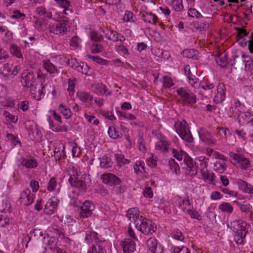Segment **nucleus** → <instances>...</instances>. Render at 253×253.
Instances as JSON below:
<instances>
[{
    "label": "nucleus",
    "instance_id": "f257e3e1",
    "mask_svg": "<svg viewBox=\"0 0 253 253\" xmlns=\"http://www.w3.org/2000/svg\"><path fill=\"white\" fill-rule=\"evenodd\" d=\"M135 226L138 230L146 235H151L157 230L156 224L150 219L140 216L135 221Z\"/></svg>",
    "mask_w": 253,
    "mask_h": 253
},
{
    "label": "nucleus",
    "instance_id": "f03ea898",
    "mask_svg": "<svg viewBox=\"0 0 253 253\" xmlns=\"http://www.w3.org/2000/svg\"><path fill=\"white\" fill-rule=\"evenodd\" d=\"M174 126L177 133L182 140L189 143L193 141V136L185 121L183 120L180 122H176L175 123Z\"/></svg>",
    "mask_w": 253,
    "mask_h": 253
},
{
    "label": "nucleus",
    "instance_id": "7ed1b4c3",
    "mask_svg": "<svg viewBox=\"0 0 253 253\" xmlns=\"http://www.w3.org/2000/svg\"><path fill=\"white\" fill-rule=\"evenodd\" d=\"M176 92L184 104L192 105L196 102V96L190 90L185 87H181L177 89Z\"/></svg>",
    "mask_w": 253,
    "mask_h": 253
},
{
    "label": "nucleus",
    "instance_id": "20e7f679",
    "mask_svg": "<svg viewBox=\"0 0 253 253\" xmlns=\"http://www.w3.org/2000/svg\"><path fill=\"white\" fill-rule=\"evenodd\" d=\"M180 167L183 169H185V173L192 176H194L197 172L198 167L195 166L193 163L192 158L186 155L183 157V161L180 163Z\"/></svg>",
    "mask_w": 253,
    "mask_h": 253
},
{
    "label": "nucleus",
    "instance_id": "39448f33",
    "mask_svg": "<svg viewBox=\"0 0 253 253\" xmlns=\"http://www.w3.org/2000/svg\"><path fill=\"white\" fill-rule=\"evenodd\" d=\"M70 170H68V175H69V182L72 187L78 188L80 191L85 190L86 188V184L85 182L81 180H78V172L74 167L72 168H69Z\"/></svg>",
    "mask_w": 253,
    "mask_h": 253
},
{
    "label": "nucleus",
    "instance_id": "423d86ee",
    "mask_svg": "<svg viewBox=\"0 0 253 253\" xmlns=\"http://www.w3.org/2000/svg\"><path fill=\"white\" fill-rule=\"evenodd\" d=\"M71 67L79 72L86 76H91L93 73L92 69L86 63L79 62L76 59H71Z\"/></svg>",
    "mask_w": 253,
    "mask_h": 253
},
{
    "label": "nucleus",
    "instance_id": "0eeeda50",
    "mask_svg": "<svg viewBox=\"0 0 253 253\" xmlns=\"http://www.w3.org/2000/svg\"><path fill=\"white\" fill-rule=\"evenodd\" d=\"M231 157L233 160V164L237 167L243 169H247L250 167L251 163L250 160L244 156L239 154L233 153Z\"/></svg>",
    "mask_w": 253,
    "mask_h": 253
},
{
    "label": "nucleus",
    "instance_id": "6e6552de",
    "mask_svg": "<svg viewBox=\"0 0 253 253\" xmlns=\"http://www.w3.org/2000/svg\"><path fill=\"white\" fill-rule=\"evenodd\" d=\"M99 31L104 34L106 39L114 42L118 41L122 42L125 40V37L116 31L108 29L105 30L102 27L99 28Z\"/></svg>",
    "mask_w": 253,
    "mask_h": 253
},
{
    "label": "nucleus",
    "instance_id": "1a4fd4ad",
    "mask_svg": "<svg viewBox=\"0 0 253 253\" xmlns=\"http://www.w3.org/2000/svg\"><path fill=\"white\" fill-rule=\"evenodd\" d=\"M100 178L104 183L111 186L119 185L121 181L119 177L111 173H103Z\"/></svg>",
    "mask_w": 253,
    "mask_h": 253
},
{
    "label": "nucleus",
    "instance_id": "9d476101",
    "mask_svg": "<svg viewBox=\"0 0 253 253\" xmlns=\"http://www.w3.org/2000/svg\"><path fill=\"white\" fill-rule=\"evenodd\" d=\"M34 195L31 194V190L29 188L25 189L21 193L20 197V204L23 206H29L32 204L34 201Z\"/></svg>",
    "mask_w": 253,
    "mask_h": 253
},
{
    "label": "nucleus",
    "instance_id": "9b49d317",
    "mask_svg": "<svg viewBox=\"0 0 253 253\" xmlns=\"http://www.w3.org/2000/svg\"><path fill=\"white\" fill-rule=\"evenodd\" d=\"M199 137L202 141L207 145L212 146L215 143V139H213L212 135L205 128H202L198 131Z\"/></svg>",
    "mask_w": 253,
    "mask_h": 253
},
{
    "label": "nucleus",
    "instance_id": "f8f14e48",
    "mask_svg": "<svg viewBox=\"0 0 253 253\" xmlns=\"http://www.w3.org/2000/svg\"><path fill=\"white\" fill-rule=\"evenodd\" d=\"M146 246L152 253H164V249L158 246V241L155 238H150L146 242Z\"/></svg>",
    "mask_w": 253,
    "mask_h": 253
},
{
    "label": "nucleus",
    "instance_id": "ddd939ff",
    "mask_svg": "<svg viewBox=\"0 0 253 253\" xmlns=\"http://www.w3.org/2000/svg\"><path fill=\"white\" fill-rule=\"evenodd\" d=\"M58 201L55 198L53 197L50 199L46 203L43 211L47 215H51L54 213L58 206Z\"/></svg>",
    "mask_w": 253,
    "mask_h": 253
},
{
    "label": "nucleus",
    "instance_id": "4468645a",
    "mask_svg": "<svg viewBox=\"0 0 253 253\" xmlns=\"http://www.w3.org/2000/svg\"><path fill=\"white\" fill-rule=\"evenodd\" d=\"M31 93L33 97L37 100H40L45 95V86L41 84L40 85H36L30 87Z\"/></svg>",
    "mask_w": 253,
    "mask_h": 253
},
{
    "label": "nucleus",
    "instance_id": "2eb2a0df",
    "mask_svg": "<svg viewBox=\"0 0 253 253\" xmlns=\"http://www.w3.org/2000/svg\"><path fill=\"white\" fill-rule=\"evenodd\" d=\"M94 207V205L88 201H85L81 207L80 214L83 218L90 216Z\"/></svg>",
    "mask_w": 253,
    "mask_h": 253
},
{
    "label": "nucleus",
    "instance_id": "dca6fc26",
    "mask_svg": "<svg viewBox=\"0 0 253 253\" xmlns=\"http://www.w3.org/2000/svg\"><path fill=\"white\" fill-rule=\"evenodd\" d=\"M124 253H132L135 250L136 244L134 241L126 239L120 243Z\"/></svg>",
    "mask_w": 253,
    "mask_h": 253
},
{
    "label": "nucleus",
    "instance_id": "f3484780",
    "mask_svg": "<svg viewBox=\"0 0 253 253\" xmlns=\"http://www.w3.org/2000/svg\"><path fill=\"white\" fill-rule=\"evenodd\" d=\"M225 98V86L223 84H219L217 87V93L214 97L213 101L218 104L222 102Z\"/></svg>",
    "mask_w": 253,
    "mask_h": 253
},
{
    "label": "nucleus",
    "instance_id": "a211bd4d",
    "mask_svg": "<svg viewBox=\"0 0 253 253\" xmlns=\"http://www.w3.org/2000/svg\"><path fill=\"white\" fill-rule=\"evenodd\" d=\"M35 75L33 72H28L27 70L24 71L21 74V82L23 81L25 83V86L27 87H31L32 85V83L33 80H35Z\"/></svg>",
    "mask_w": 253,
    "mask_h": 253
},
{
    "label": "nucleus",
    "instance_id": "6ab92c4d",
    "mask_svg": "<svg viewBox=\"0 0 253 253\" xmlns=\"http://www.w3.org/2000/svg\"><path fill=\"white\" fill-rule=\"evenodd\" d=\"M68 22L63 20L60 22L53 25L51 28V31L57 35L65 33L67 31L66 26Z\"/></svg>",
    "mask_w": 253,
    "mask_h": 253
},
{
    "label": "nucleus",
    "instance_id": "aec40b11",
    "mask_svg": "<svg viewBox=\"0 0 253 253\" xmlns=\"http://www.w3.org/2000/svg\"><path fill=\"white\" fill-rule=\"evenodd\" d=\"M210 23V18H202L197 23L195 24V28L200 32L205 31L209 28Z\"/></svg>",
    "mask_w": 253,
    "mask_h": 253
},
{
    "label": "nucleus",
    "instance_id": "412c9836",
    "mask_svg": "<svg viewBox=\"0 0 253 253\" xmlns=\"http://www.w3.org/2000/svg\"><path fill=\"white\" fill-rule=\"evenodd\" d=\"M11 206L8 198L6 196H1L0 197V211L4 212H10Z\"/></svg>",
    "mask_w": 253,
    "mask_h": 253
},
{
    "label": "nucleus",
    "instance_id": "4be33fe9",
    "mask_svg": "<svg viewBox=\"0 0 253 253\" xmlns=\"http://www.w3.org/2000/svg\"><path fill=\"white\" fill-rule=\"evenodd\" d=\"M237 119L241 125H244L253 121V118L250 112H246L240 114L237 117Z\"/></svg>",
    "mask_w": 253,
    "mask_h": 253
},
{
    "label": "nucleus",
    "instance_id": "5701e85b",
    "mask_svg": "<svg viewBox=\"0 0 253 253\" xmlns=\"http://www.w3.org/2000/svg\"><path fill=\"white\" fill-rule=\"evenodd\" d=\"M247 231L244 229H238L235 232L234 241L239 245H243L245 241Z\"/></svg>",
    "mask_w": 253,
    "mask_h": 253
},
{
    "label": "nucleus",
    "instance_id": "b1692460",
    "mask_svg": "<svg viewBox=\"0 0 253 253\" xmlns=\"http://www.w3.org/2000/svg\"><path fill=\"white\" fill-rule=\"evenodd\" d=\"M38 161L36 159L31 157H26L21 159V165L27 168H35L38 166Z\"/></svg>",
    "mask_w": 253,
    "mask_h": 253
},
{
    "label": "nucleus",
    "instance_id": "393cba45",
    "mask_svg": "<svg viewBox=\"0 0 253 253\" xmlns=\"http://www.w3.org/2000/svg\"><path fill=\"white\" fill-rule=\"evenodd\" d=\"M104 244V241H98L88 250V253H106Z\"/></svg>",
    "mask_w": 253,
    "mask_h": 253
},
{
    "label": "nucleus",
    "instance_id": "a878e982",
    "mask_svg": "<svg viewBox=\"0 0 253 253\" xmlns=\"http://www.w3.org/2000/svg\"><path fill=\"white\" fill-rule=\"evenodd\" d=\"M181 55L185 57L194 60L199 59V52L194 49H185L181 52Z\"/></svg>",
    "mask_w": 253,
    "mask_h": 253
},
{
    "label": "nucleus",
    "instance_id": "bb28decb",
    "mask_svg": "<svg viewBox=\"0 0 253 253\" xmlns=\"http://www.w3.org/2000/svg\"><path fill=\"white\" fill-rule=\"evenodd\" d=\"M91 89L92 91L97 94H103L107 92L106 86L102 84L96 83L92 85Z\"/></svg>",
    "mask_w": 253,
    "mask_h": 253
},
{
    "label": "nucleus",
    "instance_id": "cd10ccee",
    "mask_svg": "<svg viewBox=\"0 0 253 253\" xmlns=\"http://www.w3.org/2000/svg\"><path fill=\"white\" fill-rule=\"evenodd\" d=\"M168 4L170 5L176 11L179 12L182 10L183 5L182 0H166Z\"/></svg>",
    "mask_w": 253,
    "mask_h": 253
},
{
    "label": "nucleus",
    "instance_id": "c85d7f7f",
    "mask_svg": "<svg viewBox=\"0 0 253 253\" xmlns=\"http://www.w3.org/2000/svg\"><path fill=\"white\" fill-rule=\"evenodd\" d=\"M238 184L240 189L243 192L253 194V186L251 184H248L246 181L242 180H239L238 181Z\"/></svg>",
    "mask_w": 253,
    "mask_h": 253
},
{
    "label": "nucleus",
    "instance_id": "c756f323",
    "mask_svg": "<svg viewBox=\"0 0 253 253\" xmlns=\"http://www.w3.org/2000/svg\"><path fill=\"white\" fill-rule=\"evenodd\" d=\"M43 67L50 74L58 73L57 67L48 60L43 61Z\"/></svg>",
    "mask_w": 253,
    "mask_h": 253
},
{
    "label": "nucleus",
    "instance_id": "7c9ffc66",
    "mask_svg": "<svg viewBox=\"0 0 253 253\" xmlns=\"http://www.w3.org/2000/svg\"><path fill=\"white\" fill-rule=\"evenodd\" d=\"M141 16L145 22L153 24H155L156 23L157 17L155 14L147 12L141 14Z\"/></svg>",
    "mask_w": 253,
    "mask_h": 253
},
{
    "label": "nucleus",
    "instance_id": "2f4dec72",
    "mask_svg": "<svg viewBox=\"0 0 253 253\" xmlns=\"http://www.w3.org/2000/svg\"><path fill=\"white\" fill-rule=\"evenodd\" d=\"M217 64L222 68H225L228 63V57L226 53L220 54L215 58Z\"/></svg>",
    "mask_w": 253,
    "mask_h": 253
},
{
    "label": "nucleus",
    "instance_id": "473e14b6",
    "mask_svg": "<svg viewBox=\"0 0 253 253\" xmlns=\"http://www.w3.org/2000/svg\"><path fill=\"white\" fill-rule=\"evenodd\" d=\"M108 133L111 138L114 139L121 138L123 136L122 133L120 132L114 126H110L109 127Z\"/></svg>",
    "mask_w": 253,
    "mask_h": 253
},
{
    "label": "nucleus",
    "instance_id": "72a5a7b5",
    "mask_svg": "<svg viewBox=\"0 0 253 253\" xmlns=\"http://www.w3.org/2000/svg\"><path fill=\"white\" fill-rule=\"evenodd\" d=\"M138 209L136 208H131L129 209L127 213V216L128 219L131 221H133L134 223L135 224V221L137 218H140V216H139V214H138Z\"/></svg>",
    "mask_w": 253,
    "mask_h": 253
},
{
    "label": "nucleus",
    "instance_id": "f704fd0d",
    "mask_svg": "<svg viewBox=\"0 0 253 253\" xmlns=\"http://www.w3.org/2000/svg\"><path fill=\"white\" fill-rule=\"evenodd\" d=\"M169 143L164 140H160L156 144V149L162 150L164 152H167L169 150Z\"/></svg>",
    "mask_w": 253,
    "mask_h": 253
},
{
    "label": "nucleus",
    "instance_id": "c9c22d12",
    "mask_svg": "<svg viewBox=\"0 0 253 253\" xmlns=\"http://www.w3.org/2000/svg\"><path fill=\"white\" fill-rule=\"evenodd\" d=\"M100 160V166L103 169H108L112 167L113 165V162L111 159L108 157H103L99 158Z\"/></svg>",
    "mask_w": 253,
    "mask_h": 253
},
{
    "label": "nucleus",
    "instance_id": "e433bc0d",
    "mask_svg": "<svg viewBox=\"0 0 253 253\" xmlns=\"http://www.w3.org/2000/svg\"><path fill=\"white\" fill-rule=\"evenodd\" d=\"M233 228L237 231L238 229H244L246 230L247 225L246 222L241 220H235L231 222Z\"/></svg>",
    "mask_w": 253,
    "mask_h": 253
},
{
    "label": "nucleus",
    "instance_id": "4c0bfd02",
    "mask_svg": "<svg viewBox=\"0 0 253 253\" xmlns=\"http://www.w3.org/2000/svg\"><path fill=\"white\" fill-rule=\"evenodd\" d=\"M65 155L64 151V146L62 143L59 144L54 149V156L57 158L58 159H61Z\"/></svg>",
    "mask_w": 253,
    "mask_h": 253
},
{
    "label": "nucleus",
    "instance_id": "58836bf2",
    "mask_svg": "<svg viewBox=\"0 0 253 253\" xmlns=\"http://www.w3.org/2000/svg\"><path fill=\"white\" fill-rule=\"evenodd\" d=\"M219 210L221 211L231 213L233 211L232 206L229 203L223 202L218 207Z\"/></svg>",
    "mask_w": 253,
    "mask_h": 253
},
{
    "label": "nucleus",
    "instance_id": "ea45409f",
    "mask_svg": "<svg viewBox=\"0 0 253 253\" xmlns=\"http://www.w3.org/2000/svg\"><path fill=\"white\" fill-rule=\"evenodd\" d=\"M97 234L94 231H89L86 233L85 240L87 243H90L93 241L96 243H98Z\"/></svg>",
    "mask_w": 253,
    "mask_h": 253
},
{
    "label": "nucleus",
    "instance_id": "a19ab883",
    "mask_svg": "<svg viewBox=\"0 0 253 253\" xmlns=\"http://www.w3.org/2000/svg\"><path fill=\"white\" fill-rule=\"evenodd\" d=\"M226 164L224 162L216 161L214 164V169L219 173H222L226 168Z\"/></svg>",
    "mask_w": 253,
    "mask_h": 253
},
{
    "label": "nucleus",
    "instance_id": "79ce46f5",
    "mask_svg": "<svg viewBox=\"0 0 253 253\" xmlns=\"http://www.w3.org/2000/svg\"><path fill=\"white\" fill-rule=\"evenodd\" d=\"M115 157L118 163V166L120 167L130 162L129 160L125 159V156L123 155L117 154L115 155Z\"/></svg>",
    "mask_w": 253,
    "mask_h": 253
},
{
    "label": "nucleus",
    "instance_id": "37998d69",
    "mask_svg": "<svg viewBox=\"0 0 253 253\" xmlns=\"http://www.w3.org/2000/svg\"><path fill=\"white\" fill-rule=\"evenodd\" d=\"M59 108L61 113L63 114L65 119H67L71 117L72 113L70 108L66 107L62 104L59 105Z\"/></svg>",
    "mask_w": 253,
    "mask_h": 253
},
{
    "label": "nucleus",
    "instance_id": "c03bdc74",
    "mask_svg": "<svg viewBox=\"0 0 253 253\" xmlns=\"http://www.w3.org/2000/svg\"><path fill=\"white\" fill-rule=\"evenodd\" d=\"M10 50L11 54H12L14 56H15L19 58H23L20 47L16 44H12L10 47Z\"/></svg>",
    "mask_w": 253,
    "mask_h": 253
},
{
    "label": "nucleus",
    "instance_id": "a18cd8bd",
    "mask_svg": "<svg viewBox=\"0 0 253 253\" xmlns=\"http://www.w3.org/2000/svg\"><path fill=\"white\" fill-rule=\"evenodd\" d=\"M169 164L171 170L176 174H178L180 172V168H181L180 164H177L173 159L169 160Z\"/></svg>",
    "mask_w": 253,
    "mask_h": 253
},
{
    "label": "nucleus",
    "instance_id": "49530a36",
    "mask_svg": "<svg viewBox=\"0 0 253 253\" xmlns=\"http://www.w3.org/2000/svg\"><path fill=\"white\" fill-rule=\"evenodd\" d=\"M77 95L80 100L83 102H87L92 99V96L89 93L84 91L78 92Z\"/></svg>",
    "mask_w": 253,
    "mask_h": 253
},
{
    "label": "nucleus",
    "instance_id": "de8ad7c7",
    "mask_svg": "<svg viewBox=\"0 0 253 253\" xmlns=\"http://www.w3.org/2000/svg\"><path fill=\"white\" fill-rule=\"evenodd\" d=\"M90 39L92 41L99 42L103 40V35L99 34L97 31H93L90 32Z\"/></svg>",
    "mask_w": 253,
    "mask_h": 253
},
{
    "label": "nucleus",
    "instance_id": "09e8293b",
    "mask_svg": "<svg viewBox=\"0 0 253 253\" xmlns=\"http://www.w3.org/2000/svg\"><path fill=\"white\" fill-rule=\"evenodd\" d=\"M59 6L63 8L66 11L71 10L69 7L71 6V3L68 0H54Z\"/></svg>",
    "mask_w": 253,
    "mask_h": 253
},
{
    "label": "nucleus",
    "instance_id": "8fccbe9b",
    "mask_svg": "<svg viewBox=\"0 0 253 253\" xmlns=\"http://www.w3.org/2000/svg\"><path fill=\"white\" fill-rule=\"evenodd\" d=\"M136 18L134 14L130 11H126L123 17V20L125 22H135Z\"/></svg>",
    "mask_w": 253,
    "mask_h": 253
},
{
    "label": "nucleus",
    "instance_id": "3c124183",
    "mask_svg": "<svg viewBox=\"0 0 253 253\" xmlns=\"http://www.w3.org/2000/svg\"><path fill=\"white\" fill-rule=\"evenodd\" d=\"M90 48L91 52L94 54L101 52L104 50V46L101 43H93Z\"/></svg>",
    "mask_w": 253,
    "mask_h": 253
},
{
    "label": "nucleus",
    "instance_id": "603ef678",
    "mask_svg": "<svg viewBox=\"0 0 253 253\" xmlns=\"http://www.w3.org/2000/svg\"><path fill=\"white\" fill-rule=\"evenodd\" d=\"M76 81V79H69L68 80V91L69 92V94L70 96H72L74 94L75 92V82Z\"/></svg>",
    "mask_w": 253,
    "mask_h": 253
},
{
    "label": "nucleus",
    "instance_id": "864d4df0",
    "mask_svg": "<svg viewBox=\"0 0 253 253\" xmlns=\"http://www.w3.org/2000/svg\"><path fill=\"white\" fill-rule=\"evenodd\" d=\"M3 115L6 119V120L11 123H16L18 121V118L17 116L10 114L7 111H4L3 112Z\"/></svg>",
    "mask_w": 253,
    "mask_h": 253
},
{
    "label": "nucleus",
    "instance_id": "5fc2aeb1",
    "mask_svg": "<svg viewBox=\"0 0 253 253\" xmlns=\"http://www.w3.org/2000/svg\"><path fill=\"white\" fill-rule=\"evenodd\" d=\"M57 61L59 62L62 65L65 64L69 65L71 66V60L68 59L66 56L64 55H59L56 57Z\"/></svg>",
    "mask_w": 253,
    "mask_h": 253
},
{
    "label": "nucleus",
    "instance_id": "6e6d98bb",
    "mask_svg": "<svg viewBox=\"0 0 253 253\" xmlns=\"http://www.w3.org/2000/svg\"><path fill=\"white\" fill-rule=\"evenodd\" d=\"M200 170L202 175L205 179L209 180L211 182H212L214 180L215 176L213 173H208L206 170L203 169V168L200 169Z\"/></svg>",
    "mask_w": 253,
    "mask_h": 253
},
{
    "label": "nucleus",
    "instance_id": "4d7b16f0",
    "mask_svg": "<svg viewBox=\"0 0 253 253\" xmlns=\"http://www.w3.org/2000/svg\"><path fill=\"white\" fill-rule=\"evenodd\" d=\"M188 15L189 17H196L197 19L199 18H202V16L201 13L195 8H190L188 11Z\"/></svg>",
    "mask_w": 253,
    "mask_h": 253
},
{
    "label": "nucleus",
    "instance_id": "13d9d810",
    "mask_svg": "<svg viewBox=\"0 0 253 253\" xmlns=\"http://www.w3.org/2000/svg\"><path fill=\"white\" fill-rule=\"evenodd\" d=\"M173 253H190V251L186 247H173L171 250Z\"/></svg>",
    "mask_w": 253,
    "mask_h": 253
},
{
    "label": "nucleus",
    "instance_id": "bf43d9fd",
    "mask_svg": "<svg viewBox=\"0 0 253 253\" xmlns=\"http://www.w3.org/2000/svg\"><path fill=\"white\" fill-rule=\"evenodd\" d=\"M237 205L240 207V210L245 212H247L250 211L252 208V206L250 204L243 202V203L237 202Z\"/></svg>",
    "mask_w": 253,
    "mask_h": 253
},
{
    "label": "nucleus",
    "instance_id": "052dcab7",
    "mask_svg": "<svg viewBox=\"0 0 253 253\" xmlns=\"http://www.w3.org/2000/svg\"><path fill=\"white\" fill-rule=\"evenodd\" d=\"M187 212L192 218L196 219L198 220H201V216L199 212L196 210L189 209L187 211Z\"/></svg>",
    "mask_w": 253,
    "mask_h": 253
},
{
    "label": "nucleus",
    "instance_id": "680f3d73",
    "mask_svg": "<svg viewBox=\"0 0 253 253\" xmlns=\"http://www.w3.org/2000/svg\"><path fill=\"white\" fill-rule=\"evenodd\" d=\"M172 153L173 154V157L179 161H182L183 157V156L184 154L185 155V153L183 151L180 150L179 151L175 149H172Z\"/></svg>",
    "mask_w": 253,
    "mask_h": 253
},
{
    "label": "nucleus",
    "instance_id": "e2e57ef3",
    "mask_svg": "<svg viewBox=\"0 0 253 253\" xmlns=\"http://www.w3.org/2000/svg\"><path fill=\"white\" fill-rule=\"evenodd\" d=\"M89 58L99 64L106 65L108 63L107 60L103 59L98 56H90Z\"/></svg>",
    "mask_w": 253,
    "mask_h": 253
},
{
    "label": "nucleus",
    "instance_id": "0e129e2a",
    "mask_svg": "<svg viewBox=\"0 0 253 253\" xmlns=\"http://www.w3.org/2000/svg\"><path fill=\"white\" fill-rule=\"evenodd\" d=\"M18 106L19 109L22 110L23 112H25L29 109V101L26 100L20 101L18 104Z\"/></svg>",
    "mask_w": 253,
    "mask_h": 253
},
{
    "label": "nucleus",
    "instance_id": "69168bd1",
    "mask_svg": "<svg viewBox=\"0 0 253 253\" xmlns=\"http://www.w3.org/2000/svg\"><path fill=\"white\" fill-rule=\"evenodd\" d=\"M189 79V83L193 86L194 87H196L195 85L199 84L200 81L198 79L196 78L192 74L187 76Z\"/></svg>",
    "mask_w": 253,
    "mask_h": 253
},
{
    "label": "nucleus",
    "instance_id": "338daca9",
    "mask_svg": "<svg viewBox=\"0 0 253 253\" xmlns=\"http://www.w3.org/2000/svg\"><path fill=\"white\" fill-rule=\"evenodd\" d=\"M57 185L56 180L54 177H52L48 183L47 189L48 191H53Z\"/></svg>",
    "mask_w": 253,
    "mask_h": 253
},
{
    "label": "nucleus",
    "instance_id": "774afa93",
    "mask_svg": "<svg viewBox=\"0 0 253 253\" xmlns=\"http://www.w3.org/2000/svg\"><path fill=\"white\" fill-rule=\"evenodd\" d=\"M11 18H15V19H24L25 17H26V15L23 13H21L20 11L16 10H14L13 11V15H12L11 16Z\"/></svg>",
    "mask_w": 253,
    "mask_h": 253
}]
</instances>
